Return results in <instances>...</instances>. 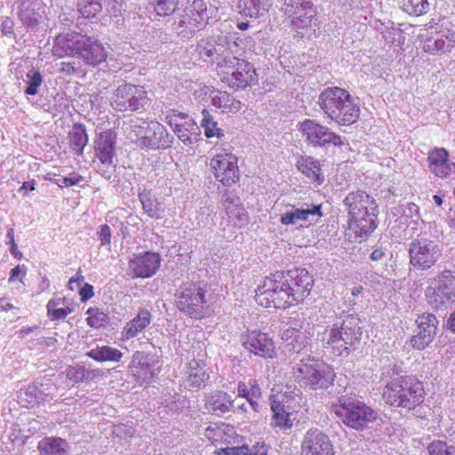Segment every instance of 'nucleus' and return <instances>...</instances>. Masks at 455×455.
I'll return each mask as SVG.
<instances>
[{"label":"nucleus","mask_w":455,"mask_h":455,"mask_svg":"<svg viewBox=\"0 0 455 455\" xmlns=\"http://www.w3.org/2000/svg\"><path fill=\"white\" fill-rule=\"evenodd\" d=\"M312 276L305 268L276 272L256 290L255 299L264 307L286 308L302 302L310 293Z\"/></svg>","instance_id":"1"},{"label":"nucleus","mask_w":455,"mask_h":455,"mask_svg":"<svg viewBox=\"0 0 455 455\" xmlns=\"http://www.w3.org/2000/svg\"><path fill=\"white\" fill-rule=\"evenodd\" d=\"M348 214L345 237L351 243H361L377 228L379 208L373 196L363 190L350 192L343 200Z\"/></svg>","instance_id":"2"},{"label":"nucleus","mask_w":455,"mask_h":455,"mask_svg":"<svg viewBox=\"0 0 455 455\" xmlns=\"http://www.w3.org/2000/svg\"><path fill=\"white\" fill-rule=\"evenodd\" d=\"M318 104L327 117L339 125H350L359 117V107L352 96L339 87L324 89Z\"/></svg>","instance_id":"3"},{"label":"nucleus","mask_w":455,"mask_h":455,"mask_svg":"<svg viewBox=\"0 0 455 455\" xmlns=\"http://www.w3.org/2000/svg\"><path fill=\"white\" fill-rule=\"evenodd\" d=\"M382 396L391 407L411 410L423 402V383L412 376L398 378L385 385Z\"/></svg>","instance_id":"4"},{"label":"nucleus","mask_w":455,"mask_h":455,"mask_svg":"<svg viewBox=\"0 0 455 455\" xmlns=\"http://www.w3.org/2000/svg\"><path fill=\"white\" fill-rule=\"evenodd\" d=\"M212 292L201 283L181 284L175 292L177 308L185 315L201 319L211 313Z\"/></svg>","instance_id":"5"},{"label":"nucleus","mask_w":455,"mask_h":455,"mask_svg":"<svg viewBox=\"0 0 455 455\" xmlns=\"http://www.w3.org/2000/svg\"><path fill=\"white\" fill-rule=\"evenodd\" d=\"M236 47V44L229 42L226 36L208 37L190 47V56L195 62H216L218 70L227 63H231V53Z\"/></svg>","instance_id":"6"},{"label":"nucleus","mask_w":455,"mask_h":455,"mask_svg":"<svg viewBox=\"0 0 455 455\" xmlns=\"http://www.w3.org/2000/svg\"><path fill=\"white\" fill-rule=\"evenodd\" d=\"M210 17L205 1L193 0L187 4L181 13L172 17V31L180 37L190 38L207 25Z\"/></svg>","instance_id":"7"},{"label":"nucleus","mask_w":455,"mask_h":455,"mask_svg":"<svg viewBox=\"0 0 455 455\" xmlns=\"http://www.w3.org/2000/svg\"><path fill=\"white\" fill-rule=\"evenodd\" d=\"M292 374L296 381L312 389L327 388L335 378L331 367L314 357L300 359Z\"/></svg>","instance_id":"8"},{"label":"nucleus","mask_w":455,"mask_h":455,"mask_svg":"<svg viewBox=\"0 0 455 455\" xmlns=\"http://www.w3.org/2000/svg\"><path fill=\"white\" fill-rule=\"evenodd\" d=\"M334 412L347 427L355 430H363L377 418L376 411L354 397H340Z\"/></svg>","instance_id":"9"},{"label":"nucleus","mask_w":455,"mask_h":455,"mask_svg":"<svg viewBox=\"0 0 455 455\" xmlns=\"http://www.w3.org/2000/svg\"><path fill=\"white\" fill-rule=\"evenodd\" d=\"M361 335L357 319L348 315L341 323H335L323 338L324 347L334 355H342L348 346L358 340Z\"/></svg>","instance_id":"10"},{"label":"nucleus","mask_w":455,"mask_h":455,"mask_svg":"<svg viewBox=\"0 0 455 455\" xmlns=\"http://www.w3.org/2000/svg\"><path fill=\"white\" fill-rule=\"evenodd\" d=\"M231 63L224 65L218 69V76L220 81L228 87L239 90L251 86L257 82V74L254 67L237 56L231 53Z\"/></svg>","instance_id":"11"},{"label":"nucleus","mask_w":455,"mask_h":455,"mask_svg":"<svg viewBox=\"0 0 455 455\" xmlns=\"http://www.w3.org/2000/svg\"><path fill=\"white\" fill-rule=\"evenodd\" d=\"M410 264L419 270L431 268L440 259L442 248L428 238L414 239L409 245Z\"/></svg>","instance_id":"12"},{"label":"nucleus","mask_w":455,"mask_h":455,"mask_svg":"<svg viewBox=\"0 0 455 455\" xmlns=\"http://www.w3.org/2000/svg\"><path fill=\"white\" fill-rule=\"evenodd\" d=\"M148 100L147 92L142 86L123 84L114 91L110 104L117 111H136L143 108Z\"/></svg>","instance_id":"13"},{"label":"nucleus","mask_w":455,"mask_h":455,"mask_svg":"<svg viewBox=\"0 0 455 455\" xmlns=\"http://www.w3.org/2000/svg\"><path fill=\"white\" fill-rule=\"evenodd\" d=\"M299 131L306 139V141L313 147L323 148L331 144L334 146L343 145L339 135L313 119H306L299 123Z\"/></svg>","instance_id":"14"},{"label":"nucleus","mask_w":455,"mask_h":455,"mask_svg":"<svg viewBox=\"0 0 455 455\" xmlns=\"http://www.w3.org/2000/svg\"><path fill=\"white\" fill-rule=\"evenodd\" d=\"M215 178L224 186L235 184L238 179L237 157L229 153L215 156L210 163Z\"/></svg>","instance_id":"15"},{"label":"nucleus","mask_w":455,"mask_h":455,"mask_svg":"<svg viewBox=\"0 0 455 455\" xmlns=\"http://www.w3.org/2000/svg\"><path fill=\"white\" fill-rule=\"evenodd\" d=\"M300 455H334V447L325 433L311 428L303 436Z\"/></svg>","instance_id":"16"},{"label":"nucleus","mask_w":455,"mask_h":455,"mask_svg":"<svg viewBox=\"0 0 455 455\" xmlns=\"http://www.w3.org/2000/svg\"><path fill=\"white\" fill-rule=\"evenodd\" d=\"M283 6L285 14L298 28L309 27L316 13L311 0H284Z\"/></svg>","instance_id":"17"},{"label":"nucleus","mask_w":455,"mask_h":455,"mask_svg":"<svg viewBox=\"0 0 455 455\" xmlns=\"http://www.w3.org/2000/svg\"><path fill=\"white\" fill-rule=\"evenodd\" d=\"M167 123L173 128L178 139L185 145L196 142L199 136V127L196 122L184 113H173L166 116Z\"/></svg>","instance_id":"18"},{"label":"nucleus","mask_w":455,"mask_h":455,"mask_svg":"<svg viewBox=\"0 0 455 455\" xmlns=\"http://www.w3.org/2000/svg\"><path fill=\"white\" fill-rule=\"evenodd\" d=\"M243 346L251 353L263 358H273L275 355V346L272 338L259 331H248L242 335Z\"/></svg>","instance_id":"19"},{"label":"nucleus","mask_w":455,"mask_h":455,"mask_svg":"<svg viewBox=\"0 0 455 455\" xmlns=\"http://www.w3.org/2000/svg\"><path fill=\"white\" fill-rule=\"evenodd\" d=\"M80 38L78 58L86 65L97 66L104 62L108 52L103 44L93 36L82 35Z\"/></svg>","instance_id":"20"},{"label":"nucleus","mask_w":455,"mask_h":455,"mask_svg":"<svg viewBox=\"0 0 455 455\" xmlns=\"http://www.w3.org/2000/svg\"><path fill=\"white\" fill-rule=\"evenodd\" d=\"M454 47L455 31L450 28L431 32L423 44L424 52L433 55L450 52Z\"/></svg>","instance_id":"21"},{"label":"nucleus","mask_w":455,"mask_h":455,"mask_svg":"<svg viewBox=\"0 0 455 455\" xmlns=\"http://www.w3.org/2000/svg\"><path fill=\"white\" fill-rule=\"evenodd\" d=\"M161 258L158 253L147 251L135 255L129 261V268L136 277L148 278L156 274L160 267Z\"/></svg>","instance_id":"22"},{"label":"nucleus","mask_w":455,"mask_h":455,"mask_svg":"<svg viewBox=\"0 0 455 455\" xmlns=\"http://www.w3.org/2000/svg\"><path fill=\"white\" fill-rule=\"evenodd\" d=\"M145 138H142L140 147L152 149L167 148L172 146L173 137L167 132L166 128L156 121H151L148 126Z\"/></svg>","instance_id":"23"},{"label":"nucleus","mask_w":455,"mask_h":455,"mask_svg":"<svg viewBox=\"0 0 455 455\" xmlns=\"http://www.w3.org/2000/svg\"><path fill=\"white\" fill-rule=\"evenodd\" d=\"M322 217L321 205H307L304 207L291 206L280 218V222L284 225H296L299 222H312Z\"/></svg>","instance_id":"24"},{"label":"nucleus","mask_w":455,"mask_h":455,"mask_svg":"<svg viewBox=\"0 0 455 455\" xmlns=\"http://www.w3.org/2000/svg\"><path fill=\"white\" fill-rule=\"evenodd\" d=\"M221 204L226 211L228 221L235 227L243 228L249 223V216L242 206L240 198L233 193L223 194Z\"/></svg>","instance_id":"25"},{"label":"nucleus","mask_w":455,"mask_h":455,"mask_svg":"<svg viewBox=\"0 0 455 455\" xmlns=\"http://www.w3.org/2000/svg\"><path fill=\"white\" fill-rule=\"evenodd\" d=\"M311 333L307 328L289 326L282 331L281 338L291 353L299 354L306 349L311 339Z\"/></svg>","instance_id":"26"},{"label":"nucleus","mask_w":455,"mask_h":455,"mask_svg":"<svg viewBox=\"0 0 455 455\" xmlns=\"http://www.w3.org/2000/svg\"><path fill=\"white\" fill-rule=\"evenodd\" d=\"M16 14L20 23L28 29H36L41 23L42 14L36 0H19Z\"/></svg>","instance_id":"27"},{"label":"nucleus","mask_w":455,"mask_h":455,"mask_svg":"<svg viewBox=\"0 0 455 455\" xmlns=\"http://www.w3.org/2000/svg\"><path fill=\"white\" fill-rule=\"evenodd\" d=\"M185 375L186 386L197 389L204 387L210 378L205 361L196 358L190 360L188 363Z\"/></svg>","instance_id":"28"},{"label":"nucleus","mask_w":455,"mask_h":455,"mask_svg":"<svg viewBox=\"0 0 455 455\" xmlns=\"http://www.w3.org/2000/svg\"><path fill=\"white\" fill-rule=\"evenodd\" d=\"M80 34H67L56 36L52 46V54L58 58L66 56L78 57Z\"/></svg>","instance_id":"29"},{"label":"nucleus","mask_w":455,"mask_h":455,"mask_svg":"<svg viewBox=\"0 0 455 455\" xmlns=\"http://www.w3.org/2000/svg\"><path fill=\"white\" fill-rule=\"evenodd\" d=\"M151 323V314L146 308H140L135 317L127 322L121 331V339L130 340L141 333Z\"/></svg>","instance_id":"30"},{"label":"nucleus","mask_w":455,"mask_h":455,"mask_svg":"<svg viewBox=\"0 0 455 455\" xmlns=\"http://www.w3.org/2000/svg\"><path fill=\"white\" fill-rule=\"evenodd\" d=\"M116 133L113 130L102 131L96 134L94 150L96 157H115Z\"/></svg>","instance_id":"31"},{"label":"nucleus","mask_w":455,"mask_h":455,"mask_svg":"<svg viewBox=\"0 0 455 455\" xmlns=\"http://www.w3.org/2000/svg\"><path fill=\"white\" fill-rule=\"evenodd\" d=\"M427 161L431 172L439 178L446 177L453 166L448 162V152L444 148H435L430 152Z\"/></svg>","instance_id":"32"},{"label":"nucleus","mask_w":455,"mask_h":455,"mask_svg":"<svg viewBox=\"0 0 455 455\" xmlns=\"http://www.w3.org/2000/svg\"><path fill=\"white\" fill-rule=\"evenodd\" d=\"M138 362L140 372V377L145 380H149L156 377L160 371L159 360L156 355L136 352L133 355V363Z\"/></svg>","instance_id":"33"},{"label":"nucleus","mask_w":455,"mask_h":455,"mask_svg":"<svg viewBox=\"0 0 455 455\" xmlns=\"http://www.w3.org/2000/svg\"><path fill=\"white\" fill-rule=\"evenodd\" d=\"M205 405L209 411L217 416H222L231 411L234 401L227 393L216 391L208 397Z\"/></svg>","instance_id":"34"},{"label":"nucleus","mask_w":455,"mask_h":455,"mask_svg":"<svg viewBox=\"0 0 455 455\" xmlns=\"http://www.w3.org/2000/svg\"><path fill=\"white\" fill-rule=\"evenodd\" d=\"M212 104L225 113H236L242 108V104L227 92L212 90L211 94Z\"/></svg>","instance_id":"35"},{"label":"nucleus","mask_w":455,"mask_h":455,"mask_svg":"<svg viewBox=\"0 0 455 455\" xmlns=\"http://www.w3.org/2000/svg\"><path fill=\"white\" fill-rule=\"evenodd\" d=\"M270 0H239L237 7L243 16L258 19L269 10Z\"/></svg>","instance_id":"36"},{"label":"nucleus","mask_w":455,"mask_h":455,"mask_svg":"<svg viewBox=\"0 0 455 455\" xmlns=\"http://www.w3.org/2000/svg\"><path fill=\"white\" fill-rule=\"evenodd\" d=\"M37 449L45 455H68V443L60 437H44L38 442Z\"/></svg>","instance_id":"37"},{"label":"nucleus","mask_w":455,"mask_h":455,"mask_svg":"<svg viewBox=\"0 0 455 455\" xmlns=\"http://www.w3.org/2000/svg\"><path fill=\"white\" fill-rule=\"evenodd\" d=\"M298 169L310 180L321 184L324 178L321 172L320 164L311 156H301L297 161Z\"/></svg>","instance_id":"38"},{"label":"nucleus","mask_w":455,"mask_h":455,"mask_svg":"<svg viewBox=\"0 0 455 455\" xmlns=\"http://www.w3.org/2000/svg\"><path fill=\"white\" fill-rule=\"evenodd\" d=\"M270 406L273 412L272 425L282 430L291 429L293 423L291 414L286 411L284 405L272 396Z\"/></svg>","instance_id":"39"},{"label":"nucleus","mask_w":455,"mask_h":455,"mask_svg":"<svg viewBox=\"0 0 455 455\" xmlns=\"http://www.w3.org/2000/svg\"><path fill=\"white\" fill-rule=\"evenodd\" d=\"M426 298L428 304L436 309L446 307L447 304L451 303L446 293L443 291L441 283H435V279L427 288Z\"/></svg>","instance_id":"40"},{"label":"nucleus","mask_w":455,"mask_h":455,"mask_svg":"<svg viewBox=\"0 0 455 455\" xmlns=\"http://www.w3.org/2000/svg\"><path fill=\"white\" fill-rule=\"evenodd\" d=\"M86 355L97 362H119L123 356V353L109 346H98L87 352Z\"/></svg>","instance_id":"41"},{"label":"nucleus","mask_w":455,"mask_h":455,"mask_svg":"<svg viewBox=\"0 0 455 455\" xmlns=\"http://www.w3.org/2000/svg\"><path fill=\"white\" fill-rule=\"evenodd\" d=\"M69 145L77 155H82L88 143V136L84 125L74 124L68 134Z\"/></svg>","instance_id":"42"},{"label":"nucleus","mask_w":455,"mask_h":455,"mask_svg":"<svg viewBox=\"0 0 455 455\" xmlns=\"http://www.w3.org/2000/svg\"><path fill=\"white\" fill-rule=\"evenodd\" d=\"M201 126L204 130V135L207 138L216 137L221 139L224 137L223 130L219 126L217 121L214 120L213 116L206 109L202 111Z\"/></svg>","instance_id":"43"},{"label":"nucleus","mask_w":455,"mask_h":455,"mask_svg":"<svg viewBox=\"0 0 455 455\" xmlns=\"http://www.w3.org/2000/svg\"><path fill=\"white\" fill-rule=\"evenodd\" d=\"M416 323L418 331L421 333L431 338H435L436 335L438 320L435 315L432 314H423L417 318Z\"/></svg>","instance_id":"44"},{"label":"nucleus","mask_w":455,"mask_h":455,"mask_svg":"<svg viewBox=\"0 0 455 455\" xmlns=\"http://www.w3.org/2000/svg\"><path fill=\"white\" fill-rule=\"evenodd\" d=\"M435 283H440L443 291L446 293L449 300L451 303L455 302V275L450 270H444L440 273Z\"/></svg>","instance_id":"45"},{"label":"nucleus","mask_w":455,"mask_h":455,"mask_svg":"<svg viewBox=\"0 0 455 455\" xmlns=\"http://www.w3.org/2000/svg\"><path fill=\"white\" fill-rule=\"evenodd\" d=\"M140 201L141 203L142 209L150 218H160L159 203L151 192L144 190L140 193Z\"/></svg>","instance_id":"46"},{"label":"nucleus","mask_w":455,"mask_h":455,"mask_svg":"<svg viewBox=\"0 0 455 455\" xmlns=\"http://www.w3.org/2000/svg\"><path fill=\"white\" fill-rule=\"evenodd\" d=\"M387 364L382 366L380 372V379L385 385L388 381L403 377L400 376L402 372V363L398 362L395 358L387 359Z\"/></svg>","instance_id":"47"},{"label":"nucleus","mask_w":455,"mask_h":455,"mask_svg":"<svg viewBox=\"0 0 455 455\" xmlns=\"http://www.w3.org/2000/svg\"><path fill=\"white\" fill-rule=\"evenodd\" d=\"M401 8L410 15L420 16L429 11V3L427 0H402Z\"/></svg>","instance_id":"48"},{"label":"nucleus","mask_w":455,"mask_h":455,"mask_svg":"<svg viewBox=\"0 0 455 455\" xmlns=\"http://www.w3.org/2000/svg\"><path fill=\"white\" fill-rule=\"evenodd\" d=\"M227 431H233L228 425L211 424L204 429V436L212 443H221L226 441L225 435Z\"/></svg>","instance_id":"49"},{"label":"nucleus","mask_w":455,"mask_h":455,"mask_svg":"<svg viewBox=\"0 0 455 455\" xmlns=\"http://www.w3.org/2000/svg\"><path fill=\"white\" fill-rule=\"evenodd\" d=\"M77 8L84 18H93L103 10L101 0H78Z\"/></svg>","instance_id":"50"},{"label":"nucleus","mask_w":455,"mask_h":455,"mask_svg":"<svg viewBox=\"0 0 455 455\" xmlns=\"http://www.w3.org/2000/svg\"><path fill=\"white\" fill-rule=\"evenodd\" d=\"M151 124V121L136 119L132 120L130 125V133L129 136L131 140H136L138 145L141 142L142 138H145L147 135L148 129Z\"/></svg>","instance_id":"51"},{"label":"nucleus","mask_w":455,"mask_h":455,"mask_svg":"<svg viewBox=\"0 0 455 455\" xmlns=\"http://www.w3.org/2000/svg\"><path fill=\"white\" fill-rule=\"evenodd\" d=\"M66 376L68 379L78 383L91 379L94 374L93 371L87 370L84 366H69L66 370Z\"/></svg>","instance_id":"52"},{"label":"nucleus","mask_w":455,"mask_h":455,"mask_svg":"<svg viewBox=\"0 0 455 455\" xmlns=\"http://www.w3.org/2000/svg\"><path fill=\"white\" fill-rule=\"evenodd\" d=\"M96 169L103 178L109 180L116 172L115 157H96Z\"/></svg>","instance_id":"53"},{"label":"nucleus","mask_w":455,"mask_h":455,"mask_svg":"<svg viewBox=\"0 0 455 455\" xmlns=\"http://www.w3.org/2000/svg\"><path fill=\"white\" fill-rule=\"evenodd\" d=\"M150 4L159 16L172 14L177 8L179 0H150Z\"/></svg>","instance_id":"54"},{"label":"nucleus","mask_w":455,"mask_h":455,"mask_svg":"<svg viewBox=\"0 0 455 455\" xmlns=\"http://www.w3.org/2000/svg\"><path fill=\"white\" fill-rule=\"evenodd\" d=\"M28 86L25 90L27 95H36L38 88L42 85L43 76L39 71L31 69L26 75Z\"/></svg>","instance_id":"55"},{"label":"nucleus","mask_w":455,"mask_h":455,"mask_svg":"<svg viewBox=\"0 0 455 455\" xmlns=\"http://www.w3.org/2000/svg\"><path fill=\"white\" fill-rule=\"evenodd\" d=\"M267 450L264 444L251 453L247 446H234L221 449L223 455H267Z\"/></svg>","instance_id":"56"},{"label":"nucleus","mask_w":455,"mask_h":455,"mask_svg":"<svg viewBox=\"0 0 455 455\" xmlns=\"http://www.w3.org/2000/svg\"><path fill=\"white\" fill-rule=\"evenodd\" d=\"M86 314L88 315L86 319L87 323L93 328L101 327L108 318V315L98 307H90L86 311Z\"/></svg>","instance_id":"57"},{"label":"nucleus","mask_w":455,"mask_h":455,"mask_svg":"<svg viewBox=\"0 0 455 455\" xmlns=\"http://www.w3.org/2000/svg\"><path fill=\"white\" fill-rule=\"evenodd\" d=\"M429 455H455V448L449 446L445 442L434 441L428 447Z\"/></svg>","instance_id":"58"},{"label":"nucleus","mask_w":455,"mask_h":455,"mask_svg":"<svg viewBox=\"0 0 455 455\" xmlns=\"http://www.w3.org/2000/svg\"><path fill=\"white\" fill-rule=\"evenodd\" d=\"M433 340L434 338L427 336L418 331L417 333L410 339V346L417 350H424Z\"/></svg>","instance_id":"59"},{"label":"nucleus","mask_w":455,"mask_h":455,"mask_svg":"<svg viewBox=\"0 0 455 455\" xmlns=\"http://www.w3.org/2000/svg\"><path fill=\"white\" fill-rule=\"evenodd\" d=\"M249 385V392H250V399L249 403L253 409V411H259V403L258 399L261 397V388L258 384L256 379H250L248 382Z\"/></svg>","instance_id":"60"},{"label":"nucleus","mask_w":455,"mask_h":455,"mask_svg":"<svg viewBox=\"0 0 455 455\" xmlns=\"http://www.w3.org/2000/svg\"><path fill=\"white\" fill-rule=\"evenodd\" d=\"M100 245L110 251L112 232L108 225H101L97 232Z\"/></svg>","instance_id":"61"},{"label":"nucleus","mask_w":455,"mask_h":455,"mask_svg":"<svg viewBox=\"0 0 455 455\" xmlns=\"http://www.w3.org/2000/svg\"><path fill=\"white\" fill-rule=\"evenodd\" d=\"M20 398L27 401L28 403H39L40 400H43V398L38 395L36 387H29L26 390L20 391Z\"/></svg>","instance_id":"62"},{"label":"nucleus","mask_w":455,"mask_h":455,"mask_svg":"<svg viewBox=\"0 0 455 455\" xmlns=\"http://www.w3.org/2000/svg\"><path fill=\"white\" fill-rule=\"evenodd\" d=\"M402 31L397 28H388L385 32H383V38L385 39L387 44H395L397 43V45L401 44Z\"/></svg>","instance_id":"63"},{"label":"nucleus","mask_w":455,"mask_h":455,"mask_svg":"<svg viewBox=\"0 0 455 455\" xmlns=\"http://www.w3.org/2000/svg\"><path fill=\"white\" fill-rule=\"evenodd\" d=\"M101 2L103 9L110 15L116 16L122 10L121 0H101Z\"/></svg>","instance_id":"64"}]
</instances>
